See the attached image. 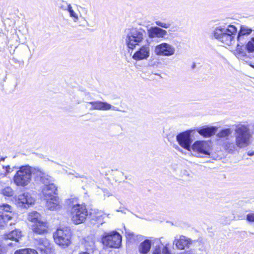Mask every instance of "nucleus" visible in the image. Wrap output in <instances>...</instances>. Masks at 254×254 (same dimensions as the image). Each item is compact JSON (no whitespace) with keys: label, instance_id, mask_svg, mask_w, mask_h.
<instances>
[{"label":"nucleus","instance_id":"f257e3e1","mask_svg":"<svg viewBox=\"0 0 254 254\" xmlns=\"http://www.w3.org/2000/svg\"><path fill=\"white\" fill-rule=\"evenodd\" d=\"M65 202L70 209L71 220L73 223L77 225L83 223L88 215L85 205L79 204L75 198L68 199Z\"/></svg>","mask_w":254,"mask_h":254},{"label":"nucleus","instance_id":"f03ea898","mask_svg":"<svg viewBox=\"0 0 254 254\" xmlns=\"http://www.w3.org/2000/svg\"><path fill=\"white\" fill-rule=\"evenodd\" d=\"M237 28L233 25H229L226 29L217 28L213 32L214 37L221 42L224 47H230L235 43Z\"/></svg>","mask_w":254,"mask_h":254},{"label":"nucleus","instance_id":"7ed1b4c3","mask_svg":"<svg viewBox=\"0 0 254 254\" xmlns=\"http://www.w3.org/2000/svg\"><path fill=\"white\" fill-rule=\"evenodd\" d=\"M36 168L29 165L19 167L13 177V182L18 187H24L28 186L32 180V175L35 177Z\"/></svg>","mask_w":254,"mask_h":254},{"label":"nucleus","instance_id":"20e7f679","mask_svg":"<svg viewBox=\"0 0 254 254\" xmlns=\"http://www.w3.org/2000/svg\"><path fill=\"white\" fill-rule=\"evenodd\" d=\"M236 142L239 148H244L249 146L252 141L254 135V128H237L236 129Z\"/></svg>","mask_w":254,"mask_h":254},{"label":"nucleus","instance_id":"39448f33","mask_svg":"<svg viewBox=\"0 0 254 254\" xmlns=\"http://www.w3.org/2000/svg\"><path fill=\"white\" fill-rule=\"evenodd\" d=\"M56 244L63 247H66L71 243V231L68 228L58 229L53 234Z\"/></svg>","mask_w":254,"mask_h":254},{"label":"nucleus","instance_id":"423d86ee","mask_svg":"<svg viewBox=\"0 0 254 254\" xmlns=\"http://www.w3.org/2000/svg\"><path fill=\"white\" fill-rule=\"evenodd\" d=\"M194 130H188L179 133L176 136V140L182 148L191 151V144L195 139Z\"/></svg>","mask_w":254,"mask_h":254},{"label":"nucleus","instance_id":"0eeeda50","mask_svg":"<svg viewBox=\"0 0 254 254\" xmlns=\"http://www.w3.org/2000/svg\"><path fill=\"white\" fill-rule=\"evenodd\" d=\"M102 242L106 247L112 248H119L121 245L122 236L117 232L105 233L102 236Z\"/></svg>","mask_w":254,"mask_h":254},{"label":"nucleus","instance_id":"6e6552de","mask_svg":"<svg viewBox=\"0 0 254 254\" xmlns=\"http://www.w3.org/2000/svg\"><path fill=\"white\" fill-rule=\"evenodd\" d=\"M210 146L208 142L198 140L195 141L191 145V151L195 153V156L203 157L205 155H210Z\"/></svg>","mask_w":254,"mask_h":254},{"label":"nucleus","instance_id":"1a4fd4ad","mask_svg":"<svg viewBox=\"0 0 254 254\" xmlns=\"http://www.w3.org/2000/svg\"><path fill=\"white\" fill-rule=\"evenodd\" d=\"M12 208L9 211L2 210L0 214V229H5L8 226L14 225L16 222L15 214L12 212Z\"/></svg>","mask_w":254,"mask_h":254},{"label":"nucleus","instance_id":"9d476101","mask_svg":"<svg viewBox=\"0 0 254 254\" xmlns=\"http://www.w3.org/2000/svg\"><path fill=\"white\" fill-rule=\"evenodd\" d=\"M144 31H135L128 34L127 37L126 44L127 47L130 49H134L136 46L138 45L143 40Z\"/></svg>","mask_w":254,"mask_h":254},{"label":"nucleus","instance_id":"9b49d317","mask_svg":"<svg viewBox=\"0 0 254 254\" xmlns=\"http://www.w3.org/2000/svg\"><path fill=\"white\" fill-rule=\"evenodd\" d=\"M155 51L157 55L170 56L175 53V49L167 43H162L157 45Z\"/></svg>","mask_w":254,"mask_h":254},{"label":"nucleus","instance_id":"f8f14e48","mask_svg":"<svg viewBox=\"0 0 254 254\" xmlns=\"http://www.w3.org/2000/svg\"><path fill=\"white\" fill-rule=\"evenodd\" d=\"M34 200L28 193L19 194L16 199L17 205L19 207L27 208L34 203Z\"/></svg>","mask_w":254,"mask_h":254},{"label":"nucleus","instance_id":"ddd939ff","mask_svg":"<svg viewBox=\"0 0 254 254\" xmlns=\"http://www.w3.org/2000/svg\"><path fill=\"white\" fill-rule=\"evenodd\" d=\"M35 179L37 180H39L42 184L44 185V186L47 185H50L53 183V179L50 176L46 174L44 172L40 169L39 168H36L35 171Z\"/></svg>","mask_w":254,"mask_h":254},{"label":"nucleus","instance_id":"4468645a","mask_svg":"<svg viewBox=\"0 0 254 254\" xmlns=\"http://www.w3.org/2000/svg\"><path fill=\"white\" fill-rule=\"evenodd\" d=\"M150 55L149 48L147 45L142 46L132 56V59L135 61L147 59Z\"/></svg>","mask_w":254,"mask_h":254},{"label":"nucleus","instance_id":"2eb2a0df","mask_svg":"<svg viewBox=\"0 0 254 254\" xmlns=\"http://www.w3.org/2000/svg\"><path fill=\"white\" fill-rule=\"evenodd\" d=\"M192 241L184 236H180L179 238L176 237L173 241V244L179 250H184L185 247H189Z\"/></svg>","mask_w":254,"mask_h":254},{"label":"nucleus","instance_id":"dca6fc26","mask_svg":"<svg viewBox=\"0 0 254 254\" xmlns=\"http://www.w3.org/2000/svg\"><path fill=\"white\" fill-rule=\"evenodd\" d=\"M57 191V188L54 184L44 186L42 189V193L45 199H48L53 196H55Z\"/></svg>","mask_w":254,"mask_h":254},{"label":"nucleus","instance_id":"f3484780","mask_svg":"<svg viewBox=\"0 0 254 254\" xmlns=\"http://www.w3.org/2000/svg\"><path fill=\"white\" fill-rule=\"evenodd\" d=\"M31 227L33 232L42 235L47 232L48 226L47 222L42 220L34 225H31Z\"/></svg>","mask_w":254,"mask_h":254},{"label":"nucleus","instance_id":"a211bd4d","mask_svg":"<svg viewBox=\"0 0 254 254\" xmlns=\"http://www.w3.org/2000/svg\"><path fill=\"white\" fill-rule=\"evenodd\" d=\"M150 38H163L167 34V31L158 27H151L148 31Z\"/></svg>","mask_w":254,"mask_h":254},{"label":"nucleus","instance_id":"6ab92c4d","mask_svg":"<svg viewBox=\"0 0 254 254\" xmlns=\"http://www.w3.org/2000/svg\"><path fill=\"white\" fill-rule=\"evenodd\" d=\"M89 104L91 105L92 109L93 110H109L112 108L111 105L105 102L92 101L90 102Z\"/></svg>","mask_w":254,"mask_h":254},{"label":"nucleus","instance_id":"aec40b11","mask_svg":"<svg viewBox=\"0 0 254 254\" xmlns=\"http://www.w3.org/2000/svg\"><path fill=\"white\" fill-rule=\"evenodd\" d=\"M22 237L21 231L18 229H15L4 235L5 239L14 241L15 243H18Z\"/></svg>","mask_w":254,"mask_h":254},{"label":"nucleus","instance_id":"412c9836","mask_svg":"<svg viewBox=\"0 0 254 254\" xmlns=\"http://www.w3.org/2000/svg\"><path fill=\"white\" fill-rule=\"evenodd\" d=\"M47 207L51 210H56L60 208V201L57 196H53L47 199Z\"/></svg>","mask_w":254,"mask_h":254},{"label":"nucleus","instance_id":"4be33fe9","mask_svg":"<svg viewBox=\"0 0 254 254\" xmlns=\"http://www.w3.org/2000/svg\"><path fill=\"white\" fill-rule=\"evenodd\" d=\"M151 247V240L146 239L138 246V252L141 254H147L150 251Z\"/></svg>","mask_w":254,"mask_h":254},{"label":"nucleus","instance_id":"5701e85b","mask_svg":"<svg viewBox=\"0 0 254 254\" xmlns=\"http://www.w3.org/2000/svg\"><path fill=\"white\" fill-rule=\"evenodd\" d=\"M28 220L32 223V225L37 224L42 221L41 214L37 211H33L28 213Z\"/></svg>","mask_w":254,"mask_h":254},{"label":"nucleus","instance_id":"b1692460","mask_svg":"<svg viewBox=\"0 0 254 254\" xmlns=\"http://www.w3.org/2000/svg\"><path fill=\"white\" fill-rule=\"evenodd\" d=\"M246 46L242 44L238 43L236 48L234 50V54L238 58H242L246 56Z\"/></svg>","mask_w":254,"mask_h":254},{"label":"nucleus","instance_id":"393cba45","mask_svg":"<svg viewBox=\"0 0 254 254\" xmlns=\"http://www.w3.org/2000/svg\"><path fill=\"white\" fill-rule=\"evenodd\" d=\"M216 128H202L198 131V133L204 137H209L214 134Z\"/></svg>","mask_w":254,"mask_h":254},{"label":"nucleus","instance_id":"a878e982","mask_svg":"<svg viewBox=\"0 0 254 254\" xmlns=\"http://www.w3.org/2000/svg\"><path fill=\"white\" fill-rule=\"evenodd\" d=\"M168 244H166L161 249L159 246H156L153 254H172L168 247Z\"/></svg>","mask_w":254,"mask_h":254},{"label":"nucleus","instance_id":"bb28decb","mask_svg":"<svg viewBox=\"0 0 254 254\" xmlns=\"http://www.w3.org/2000/svg\"><path fill=\"white\" fill-rule=\"evenodd\" d=\"M106 216V214L102 212H98L95 214L92 215V221H94L97 224H102L103 223V219Z\"/></svg>","mask_w":254,"mask_h":254},{"label":"nucleus","instance_id":"cd10ccee","mask_svg":"<svg viewBox=\"0 0 254 254\" xmlns=\"http://www.w3.org/2000/svg\"><path fill=\"white\" fill-rule=\"evenodd\" d=\"M12 171V170L10 168L9 166L7 165L4 166L0 165V179L5 177Z\"/></svg>","mask_w":254,"mask_h":254},{"label":"nucleus","instance_id":"c85d7f7f","mask_svg":"<svg viewBox=\"0 0 254 254\" xmlns=\"http://www.w3.org/2000/svg\"><path fill=\"white\" fill-rule=\"evenodd\" d=\"M252 32V29L248 28L245 26H241L240 31L237 36L238 41L239 42L241 39V36L248 35Z\"/></svg>","mask_w":254,"mask_h":254},{"label":"nucleus","instance_id":"c756f323","mask_svg":"<svg viewBox=\"0 0 254 254\" xmlns=\"http://www.w3.org/2000/svg\"><path fill=\"white\" fill-rule=\"evenodd\" d=\"M14 254H38V253L34 249L27 248L17 250Z\"/></svg>","mask_w":254,"mask_h":254},{"label":"nucleus","instance_id":"7c9ffc66","mask_svg":"<svg viewBox=\"0 0 254 254\" xmlns=\"http://www.w3.org/2000/svg\"><path fill=\"white\" fill-rule=\"evenodd\" d=\"M84 245L85 249L88 251H93L95 248L94 242L88 238L85 240Z\"/></svg>","mask_w":254,"mask_h":254},{"label":"nucleus","instance_id":"2f4dec72","mask_svg":"<svg viewBox=\"0 0 254 254\" xmlns=\"http://www.w3.org/2000/svg\"><path fill=\"white\" fill-rule=\"evenodd\" d=\"M114 175L115 176V180L117 182H122L124 181L125 179H127L126 176H124V174L121 171H116L114 172Z\"/></svg>","mask_w":254,"mask_h":254},{"label":"nucleus","instance_id":"473e14b6","mask_svg":"<svg viewBox=\"0 0 254 254\" xmlns=\"http://www.w3.org/2000/svg\"><path fill=\"white\" fill-rule=\"evenodd\" d=\"M226 148L231 153H233L235 151H238L239 149H240L237 145V142L236 143H227L226 144Z\"/></svg>","mask_w":254,"mask_h":254},{"label":"nucleus","instance_id":"72a5a7b5","mask_svg":"<svg viewBox=\"0 0 254 254\" xmlns=\"http://www.w3.org/2000/svg\"><path fill=\"white\" fill-rule=\"evenodd\" d=\"M50 245L49 242L46 239H42L41 240L39 247L41 251L46 252L45 249H47L49 247Z\"/></svg>","mask_w":254,"mask_h":254},{"label":"nucleus","instance_id":"f704fd0d","mask_svg":"<svg viewBox=\"0 0 254 254\" xmlns=\"http://www.w3.org/2000/svg\"><path fill=\"white\" fill-rule=\"evenodd\" d=\"M246 47L248 52L252 53L254 52V37L252 38L247 43Z\"/></svg>","mask_w":254,"mask_h":254},{"label":"nucleus","instance_id":"c9c22d12","mask_svg":"<svg viewBox=\"0 0 254 254\" xmlns=\"http://www.w3.org/2000/svg\"><path fill=\"white\" fill-rule=\"evenodd\" d=\"M231 133V131L229 128L222 130L218 134L219 137H225L229 136Z\"/></svg>","mask_w":254,"mask_h":254},{"label":"nucleus","instance_id":"e433bc0d","mask_svg":"<svg viewBox=\"0 0 254 254\" xmlns=\"http://www.w3.org/2000/svg\"><path fill=\"white\" fill-rule=\"evenodd\" d=\"M1 193L5 196H11L13 194V190L10 187H7L2 190Z\"/></svg>","mask_w":254,"mask_h":254},{"label":"nucleus","instance_id":"4c0bfd02","mask_svg":"<svg viewBox=\"0 0 254 254\" xmlns=\"http://www.w3.org/2000/svg\"><path fill=\"white\" fill-rule=\"evenodd\" d=\"M65 5L67 6V10L69 11L70 16L73 18H74L75 20H77L78 19V16L75 13V12L73 11V10L72 8V7L70 4H67V3L64 2Z\"/></svg>","mask_w":254,"mask_h":254},{"label":"nucleus","instance_id":"58836bf2","mask_svg":"<svg viewBox=\"0 0 254 254\" xmlns=\"http://www.w3.org/2000/svg\"><path fill=\"white\" fill-rule=\"evenodd\" d=\"M155 23L157 25L165 28H169L171 25L169 22H162L160 21H156Z\"/></svg>","mask_w":254,"mask_h":254},{"label":"nucleus","instance_id":"ea45409f","mask_svg":"<svg viewBox=\"0 0 254 254\" xmlns=\"http://www.w3.org/2000/svg\"><path fill=\"white\" fill-rule=\"evenodd\" d=\"M247 220L249 222H254V213H249L247 215Z\"/></svg>","mask_w":254,"mask_h":254},{"label":"nucleus","instance_id":"a19ab883","mask_svg":"<svg viewBox=\"0 0 254 254\" xmlns=\"http://www.w3.org/2000/svg\"><path fill=\"white\" fill-rule=\"evenodd\" d=\"M182 254H193V251L192 250L184 252Z\"/></svg>","mask_w":254,"mask_h":254},{"label":"nucleus","instance_id":"79ce46f5","mask_svg":"<svg viewBox=\"0 0 254 254\" xmlns=\"http://www.w3.org/2000/svg\"><path fill=\"white\" fill-rule=\"evenodd\" d=\"M248 155L249 156H253L254 155V151L253 150H250L248 152Z\"/></svg>","mask_w":254,"mask_h":254},{"label":"nucleus","instance_id":"37998d69","mask_svg":"<svg viewBox=\"0 0 254 254\" xmlns=\"http://www.w3.org/2000/svg\"><path fill=\"white\" fill-rule=\"evenodd\" d=\"M7 245L9 246H16V244H15V243L13 244L12 243H10L8 244Z\"/></svg>","mask_w":254,"mask_h":254},{"label":"nucleus","instance_id":"c03bdc74","mask_svg":"<svg viewBox=\"0 0 254 254\" xmlns=\"http://www.w3.org/2000/svg\"><path fill=\"white\" fill-rule=\"evenodd\" d=\"M161 239H163V237H161V238L160 239H155V241H157L158 242H159L160 243H162L161 241Z\"/></svg>","mask_w":254,"mask_h":254},{"label":"nucleus","instance_id":"a18cd8bd","mask_svg":"<svg viewBox=\"0 0 254 254\" xmlns=\"http://www.w3.org/2000/svg\"><path fill=\"white\" fill-rule=\"evenodd\" d=\"M61 8L63 9H65V5H62L61 6Z\"/></svg>","mask_w":254,"mask_h":254},{"label":"nucleus","instance_id":"49530a36","mask_svg":"<svg viewBox=\"0 0 254 254\" xmlns=\"http://www.w3.org/2000/svg\"><path fill=\"white\" fill-rule=\"evenodd\" d=\"M79 254H90L88 252H81Z\"/></svg>","mask_w":254,"mask_h":254},{"label":"nucleus","instance_id":"de8ad7c7","mask_svg":"<svg viewBox=\"0 0 254 254\" xmlns=\"http://www.w3.org/2000/svg\"><path fill=\"white\" fill-rule=\"evenodd\" d=\"M175 149H177L178 150H179L180 151H181L180 150V148L178 146H176V147H175Z\"/></svg>","mask_w":254,"mask_h":254},{"label":"nucleus","instance_id":"09e8293b","mask_svg":"<svg viewBox=\"0 0 254 254\" xmlns=\"http://www.w3.org/2000/svg\"><path fill=\"white\" fill-rule=\"evenodd\" d=\"M1 248V247L0 246V249ZM0 254H2V252H0Z\"/></svg>","mask_w":254,"mask_h":254},{"label":"nucleus","instance_id":"8fccbe9b","mask_svg":"<svg viewBox=\"0 0 254 254\" xmlns=\"http://www.w3.org/2000/svg\"><path fill=\"white\" fill-rule=\"evenodd\" d=\"M203 127H208V126H204Z\"/></svg>","mask_w":254,"mask_h":254},{"label":"nucleus","instance_id":"3c124183","mask_svg":"<svg viewBox=\"0 0 254 254\" xmlns=\"http://www.w3.org/2000/svg\"><path fill=\"white\" fill-rule=\"evenodd\" d=\"M92 223L93 224H95V222H92Z\"/></svg>","mask_w":254,"mask_h":254},{"label":"nucleus","instance_id":"603ef678","mask_svg":"<svg viewBox=\"0 0 254 254\" xmlns=\"http://www.w3.org/2000/svg\"><path fill=\"white\" fill-rule=\"evenodd\" d=\"M251 66L254 68V65H251Z\"/></svg>","mask_w":254,"mask_h":254}]
</instances>
